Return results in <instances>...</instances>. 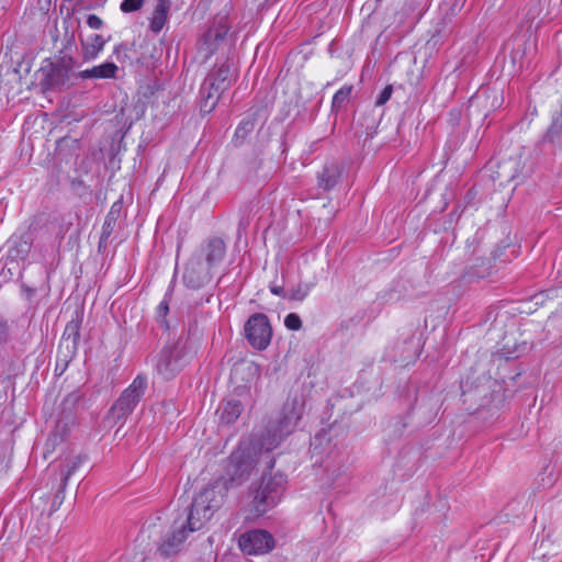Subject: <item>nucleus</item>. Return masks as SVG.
Masks as SVG:
<instances>
[{
	"mask_svg": "<svg viewBox=\"0 0 562 562\" xmlns=\"http://www.w3.org/2000/svg\"><path fill=\"white\" fill-rule=\"evenodd\" d=\"M243 481V477L220 479L204 487L194 498L186 520H175L171 533L159 546L160 553L165 557L176 553L188 533L201 529L223 505L229 485Z\"/></svg>",
	"mask_w": 562,
	"mask_h": 562,
	"instance_id": "1",
	"label": "nucleus"
},
{
	"mask_svg": "<svg viewBox=\"0 0 562 562\" xmlns=\"http://www.w3.org/2000/svg\"><path fill=\"white\" fill-rule=\"evenodd\" d=\"M40 85L46 90H64L75 85L78 78L74 72L71 58L45 59L38 69Z\"/></svg>",
	"mask_w": 562,
	"mask_h": 562,
	"instance_id": "2",
	"label": "nucleus"
},
{
	"mask_svg": "<svg viewBox=\"0 0 562 562\" xmlns=\"http://www.w3.org/2000/svg\"><path fill=\"white\" fill-rule=\"evenodd\" d=\"M301 417L302 409L297 403H286L282 408L281 417L272 434L269 430L267 436L262 438L260 449L271 451L277 448L280 441L294 430Z\"/></svg>",
	"mask_w": 562,
	"mask_h": 562,
	"instance_id": "3",
	"label": "nucleus"
},
{
	"mask_svg": "<svg viewBox=\"0 0 562 562\" xmlns=\"http://www.w3.org/2000/svg\"><path fill=\"white\" fill-rule=\"evenodd\" d=\"M146 389L147 379L143 375H137L110 408L109 417L114 422H120L126 418L137 406L144 396Z\"/></svg>",
	"mask_w": 562,
	"mask_h": 562,
	"instance_id": "4",
	"label": "nucleus"
},
{
	"mask_svg": "<svg viewBox=\"0 0 562 562\" xmlns=\"http://www.w3.org/2000/svg\"><path fill=\"white\" fill-rule=\"evenodd\" d=\"M284 484L285 480L282 474L262 479V484L252 501V510L256 516L266 514L278 504L283 493Z\"/></svg>",
	"mask_w": 562,
	"mask_h": 562,
	"instance_id": "5",
	"label": "nucleus"
},
{
	"mask_svg": "<svg viewBox=\"0 0 562 562\" xmlns=\"http://www.w3.org/2000/svg\"><path fill=\"white\" fill-rule=\"evenodd\" d=\"M190 353L184 344L177 342L161 350L156 363L157 373L165 380L172 379L188 363Z\"/></svg>",
	"mask_w": 562,
	"mask_h": 562,
	"instance_id": "6",
	"label": "nucleus"
},
{
	"mask_svg": "<svg viewBox=\"0 0 562 562\" xmlns=\"http://www.w3.org/2000/svg\"><path fill=\"white\" fill-rule=\"evenodd\" d=\"M248 342L258 350L266 349L272 337V328L265 314L251 315L244 327Z\"/></svg>",
	"mask_w": 562,
	"mask_h": 562,
	"instance_id": "7",
	"label": "nucleus"
},
{
	"mask_svg": "<svg viewBox=\"0 0 562 562\" xmlns=\"http://www.w3.org/2000/svg\"><path fill=\"white\" fill-rule=\"evenodd\" d=\"M238 544L246 554H265L273 549L274 541L266 530H250L239 537Z\"/></svg>",
	"mask_w": 562,
	"mask_h": 562,
	"instance_id": "8",
	"label": "nucleus"
},
{
	"mask_svg": "<svg viewBox=\"0 0 562 562\" xmlns=\"http://www.w3.org/2000/svg\"><path fill=\"white\" fill-rule=\"evenodd\" d=\"M213 271L201 258H192L186 267L183 282L191 289H200L212 280Z\"/></svg>",
	"mask_w": 562,
	"mask_h": 562,
	"instance_id": "9",
	"label": "nucleus"
},
{
	"mask_svg": "<svg viewBox=\"0 0 562 562\" xmlns=\"http://www.w3.org/2000/svg\"><path fill=\"white\" fill-rule=\"evenodd\" d=\"M226 252V246L223 239L218 237L211 238L201 250V259L212 271L220 265Z\"/></svg>",
	"mask_w": 562,
	"mask_h": 562,
	"instance_id": "10",
	"label": "nucleus"
},
{
	"mask_svg": "<svg viewBox=\"0 0 562 562\" xmlns=\"http://www.w3.org/2000/svg\"><path fill=\"white\" fill-rule=\"evenodd\" d=\"M235 78V70L232 64L224 63L216 67L205 80V85L216 91H225Z\"/></svg>",
	"mask_w": 562,
	"mask_h": 562,
	"instance_id": "11",
	"label": "nucleus"
},
{
	"mask_svg": "<svg viewBox=\"0 0 562 562\" xmlns=\"http://www.w3.org/2000/svg\"><path fill=\"white\" fill-rule=\"evenodd\" d=\"M117 70L119 68L114 63L106 61L90 69L79 71L77 76L80 79H111L116 77Z\"/></svg>",
	"mask_w": 562,
	"mask_h": 562,
	"instance_id": "12",
	"label": "nucleus"
},
{
	"mask_svg": "<svg viewBox=\"0 0 562 562\" xmlns=\"http://www.w3.org/2000/svg\"><path fill=\"white\" fill-rule=\"evenodd\" d=\"M243 412L241 403L237 400H228L224 402L217 409L218 420L221 424L229 425L235 423Z\"/></svg>",
	"mask_w": 562,
	"mask_h": 562,
	"instance_id": "13",
	"label": "nucleus"
},
{
	"mask_svg": "<svg viewBox=\"0 0 562 562\" xmlns=\"http://www.w3.org/2000/svg\"><path fill=\"white\" fill-rule=\"evenodd\" d=\"M170 7V0H157L156 7L150 19V30L153 32L159 33L162 30L167 22Z\"/></svg>",
	"mask_w": 562,
	"mask_h": 562,
	"instance_id": "14",
	"label": "nucleus"
},
{
	"mask_svg": "<svg viewBox=\"0 0 562 562\" xmlns=\"http://www.w3.org/2000/svg\"><path fill=\"white\" fill-rule=\"evenodd\" d=\"M105 41L99 34H92L86 41H81L82 57L85 60H92L103 50Z\"/></svg>",
	"mask_w": 562,
	"mask_h": 562,
	"instance_id": "15",
	"label": "nucleus"
},
{
	"mask_svg": "<svg viewBox=\"0 0 562 562\" xmlns=\"http://www.w3.org/2000/svg\"><path fill=\"white\" fill-rule=\"evenodd\" d=\"M341 176V167L337 164L325 166L318 175V186L324 190L333 189Z\"/></svg>",
	"mask_w": 562,
	"mask_h": 562,
	"instance_id": "16",
	"label": "nucleus"
},
{
	"mask_svg": "<svg viewBox=\"0 0 562 562\" xmlns=\"http://www.w3.org/2000/svg\"><path fill=\"white\" fill-rule=\"evenodd\" d=\"M224 91H216L210 88V85H205L202 89V104L201 110L204 112H211L217 104L221 94Z\"/></svg>",
	"mask_w": 562,
	"mask_h": 562,
	"instance_id": "17",
	"label": "nucleus"
},
{
	"mask_svg": "<svg viewBox=\"0 0 562 562\" xmlns=\"http://www.w3.org/2000/svg\"><path fill=\"white\" fill-rule=\"evenodd\" d=\"M311 291V285L300 283L288 293V299L293 301H303Z\"/></svg>",
	"mask_w": 562,
	"mask_h": 562,
	"instance_id": "18",
	"label": "nucleus"
},
{
	"mask_svg": "<svg viewBox=\"0 0 562 562\" xmlns=\"http://www.w3.org/2000/svg\"><path fill=\"white\" fill-rule=\"evenodd\" d=\"M351 93V87H342L339 89L333 98V105L334 106H340L344 104L350 97Z\"/></svg>",
	"mask_w": 562,
	"mask_h": 562,
	"instance_id": "19",
	"label": "nucleus"
},
{
	"mask_svg": "<svg viewBox=\"0 0 562 562\" xmlns=\"http://www.w3.org/2000/svg\"><path fill=\"white\" fill-rule=\"evenodd\" d=\"M284 325L288 329L299 330L302 327V322L297 314L290 313L284 318Z\"/></svg>",
	"mask_w": 562,
	"mask_h": 562,
	"instance_id": "20",
	"label": "nucleus"
},
{
	"mask_svg": "<svg viewBox=\"0 0 562 562\" xmlns=\"http://www.w3.org/2000/svg\"><path fill=\"white\" fill-rule=\"evenodd\" d=\"M64 335H67L66 340H69L71 338L72 345L76 346L78 338H79L78 324L75 322H70L69 324H67Z\"/></svg>",
	"mask_w": 562,
	"mask_h": 562,
	"instance_id": "21",
	"label": "nucleus"
},
{
	"mask_svg": "<svg viewBox=\"0 0 562 562\" xmlns=\"http://www.w3.org/2000/svg\"><path fill=\"white\" fill-rule=\"evenodd\" d=\"M145 0H124L121 3V10L125 13L134 12L136 10H139Z\"/></svg>",
	"mask_w": 562,
	"mask_h": 562,
	"instance_id": "22",
	"label": "nucleus"
},
{
	"mask_svg": "<svg viewBox=\"0 0 562 562\" xmlns=\"http://www.w3.org/2000/svg\"><path fill=\"white\" fill-rule=\"evenodd\" d=\"M113 223H114L113 210H111L105 218L104 224H103L101 239L108 238V236L111 234V232L113 229Z\"/></svg>",
	"mask_w": 562,
	"mask_h": 562,
	"instance_id": "23",
	"label": "nucleus"
},
{
	"mask_svg": "<svg viewBox=\"0 0 562 562\" xmlns=\"http://www.w3.org/2000/svg\"><path fill=\"white\" fill-rule=\"evenodd\" d=\"M392 92H393L392 87L386 86L378 95V98L375 100V104L379 106L385 104L390 100Z\"/></svg>",
	"mask_w": 562,
	"mask_h": 562,
	"instance_id": "24",
	"label": "nucleus"
},
{
	"mask_svg": "<svg viewBox=\"0 0 562 562\" xmlns=\"http://www.w3.org/2000/svg\"><path fill=\"white\" fill-rule=\"evenodd\" d=\"M87 24L93 30H99L102 26L103 22L99 16L90 14L87 19Z\"/></svg>",
	"mask_w": 562,
	"mask_h": 562,
	"instance_id": "25",
	"label": "nucleus"
},
{
	"mask_svg": "<svg viewBox=\"0 0 562 562\" xmlns=\"http://www.w3.org/2000/svg\"><path fill=\"white\" fill-rule=\"evenodd\" d=\"M8 339V324L0 319V344L5 342Z\"/></svg>",
	"mask_w": 562,
	"mask_h": 562,
	"instance_id": "26",
	"label": "nucleus"
},
{
	"mask_svg": "<svg viewBox=\"0 0 562 562\" xmlns=\"http://www.w3.org/2000/svg\"><path fill=\"white\" fill-rule=\"evenodd\" d=\"M254 124L251 122H243L236 130V134L239 135L241 132H250Z\"/></svg>",
	"mask_w": 562,
	"mask_h": 562,
	"instance_id": "27",
	"label": "nucleus"
},
{
	"mask_svg": "<svg viewBox=\"0 0 562 562\" xmlns=\"http://www.w3.org/2000/svg\"><path fill=\"white\" fill-rule=\"evenodd\" d=\"M168 304L167 302L162 301L159 305H158V314L159 316H166V314L168 313Z\"/></svg>",
	"mask_w": 562,
	"mask_h": 562,
	"instance_id": "28",
	"label": "nucleus"
},
{
	"mask_svg": "<svg viewBox=\"0 0 562 562\" xmlns=\"http://www.w3.org/2000/svg\"><path fill=\"white\" fill-rule=\"evenodd\" d=\"M270 291H271L274 295H282V294H283V288H282V286L272 285V286H270Z\"/></svg>",
	"mask_w": 562,
	"mask_h": 562,
	"instance_id": "29",
	"label": "nucleus"
},
{
	"mask_svg": "<svg viewBox=\"0 0 562 562\" xmlns=\"http://www.w3.org/2000/svg\"><path fill=\"white\" fill-rule=\"evenodd\" d=\"M77 401V396L76 395H69L65 401H64V405L65 404H75V402Z\"/></svg>",
	"mask_w": 562,
	"mask_h": 562,
	"instance_id": "30",
	"label": "nucleus"
},
{
	"mask_svg": "<svg viewBox=\"0 0 562 562\" xmlns=\"http://www.w3.org/2000/svg\"><path fill=\"white\" fill-rule=\"evenodd\" d=\"M70 474H71V470H68L67 473L64 474L63 480H61L64 486L67 484V481H68Z\"/></svg>",
	"mask_w": 562,
	"mask_h": 562,
	"instance_id": "31",
	"label": "nucleus"
},
{
	"mask_svg": "<svg viewBox=\"0 0 562 562\" xmlns=\"http://www.w3.org/2000/svg\"><path fill=\"white\" fill-rule=\"evenodd\" d=\"M215 37H216V38H220V37H221V34H220V33H216V34H215Z\"/></svg>",
	"mask_w": 562,
	"mask_h": 562,
	"instance_id": "32",
	"label": "nucleus"
}]
</instances>
